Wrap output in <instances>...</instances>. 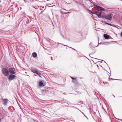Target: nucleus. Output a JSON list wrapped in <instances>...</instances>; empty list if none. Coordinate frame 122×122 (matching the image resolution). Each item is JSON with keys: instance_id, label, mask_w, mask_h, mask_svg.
I'll list each match as a JSON object with an SVG mask.
<instances>
[{"instance_id": "nucleus-9", "label": "nucleus", "mask_w": 122, "mask_h": 122, "mask_svg": "<svg viewBox=\"0 0 122 122\" xmlns=\"http://www.w3.org/2000/svg\"><path fill=\"white\" fill-rule=\"evenodd\" d=\"M101 12H100V13H99L98 12H96L94 13L97 15L98 16V17L99 18H101Z\"/></svg>"}, {"instance_id": "nucleus-13", "label": "nucleus", "mask_w": 122, "mask_h": 122, "mask_svg": "<svg viewBox=\"0 0 122 122\" xmlns=\"http://www.w3.org/2000/svg\"><path fill=\"white\" fill-rule=\"evenodd\" d=\"M36 74L37 75H38L40 77H41V76H40V75H41V74L39 72H38V73H37Z\"/></svg>"}, {"instance_id": "nucleus-15", "label": "nucleus", "mask_w": 122, "mask_h": 122, "mask_svg": "<svg viewBox=\"0 0 122 122\" xmlns=\"http://www.w3.org/2000/svg\"><path fill=\"white\" fill-rule=\"evenodd\" d=\"M121 36L122 37V32H121Z\"/></svg>"}, {"instance_id": "nucleus-6", "label": "nucleus", "mask_w": 122, "mask_h": 122, "mask_svg": "<svg viewBox=\"0 0 122 122\" xmlns=\"http://www.w3.org/2000/svg\"><path fill=\"white\" fill-rule=\"evenodd\" d=\"M97 7L98 9V10L101 11H104L105 10L104 8H103L99 6H97Z\"/></svg>"}, {"instance_id": "nucleus-10", "label": "nucleus", "mask_w": 122, "mask_h": 122, "mask_svg": "<svg viewBox=\"0 0 122 122\" xmlns=\"http://www.w3.org/2000/svg\"><path fill=\"white\" fill-rule=\"evenodd\" d=\"M31 71L33 73H35L36 74L39 72L37 70L34 69H32L31 70Z\"/></svg>"}, {"instance_id": "nucleus-3", "label": "nucleus", "mask_w": 122, "mask_h": 122, "mask_svg": "<svg viewBox=\"0 0 122 122\" xmlns=\"http://www.w3.org/2000/svg\"><path fill=\"white\" fill-rule=\"evenodd\" d=\"M15 76L12 74L10 75L8 77V79L9 81L14 79L15 77Z\"/></svg>"}, {"instance_id": "nucleus-17", "label": "nucleus", "mask_w": 122, "mask_h": 122, "mask_svg": "<svg viewBox=\"0 0 122 122\" xmlns=\"http://www.w3.org/2000/svg\"><path fill=\"white\" fill-rule=\"evenodd\" d=\"M1 121V119H0V122Z\"/></svg>"}, {"instance_id": "nucleus-12", "label": "nucleus", "mask_w": 122, "mask_h": 122, "mask_svg": "<svg viewBox=\"0 0 122 122\" xmlns=\"http://www.w3.org/2000/svg\"><path fill=\"white\" fill-rule=\"evenodd\" d=\"M32 56L34 57H36L37 56V55L36 52H34L32 53Z\"/></svg>"}, {"instance_id": "nucleus-14", "label": "nucleus", "mask_w": 122, "mask_h": 122, "mask_svg": "<svg viewBox=\"0 0 122 122\" xmlns=\"http://www.w3.org/2000/svg\"><path fill=\"white\" fill-rule=\"evenodd\" d=\"M104 23H105V24H109L108 23H107V22H106L105 21H104Z\"/></svg>"}, {"instance_id": "nucleus-16", "label": "nucleus", "mask_w": 122, "mask_h": 122, "mask_svg": "<svg viewBox=\"0 0 122 122\" xmlns=\"http://www.w3.org/2000/svg\"><path fill=\"white\" fill-rule=\"evenodd\" d=\"M109 76H108V77L107 80H109Z\"/></svg>"}, {"instance_id": "nucleus-18", "label": "nucleus", "mask_w": 122, "mask_h": 122, "mask_svg": "<svg viewBox=\"0 0 122 122\" xmlns=\"http://www.w3.org/2000/svg\"><path fill=\"white\" fill-rule=\"evenodd\" d=\"M105 82L106 83H108V82Z\"/></svg>"}, {"instance_id": "nucleus-2", "label": "nucleus", "mask_w": 122, "mask_h": 122, "mask_svg": "<svg viewBox=\"0 0 122 122\" xmlns=\"http://www.w3.org/2000/svg\"><path fill=\"white\" fill-rule=\"evenodd\" d=\"M103 18L108 20H111L112 19V14L105 15L102 16Z\"/></svg>"}, {"instance_id": "nucleus-8", "label": "nucleus", "mask_w": 122, "mask_h": 122, "mask_svg": "<svg viewBox=\"0 0 122 122\" xmlns=\"http://www.w3.org/2000/svg\"><path fill=\"white\" fill-rule=\"evenodd\" d=\"M44 82H43L41 81H40L39 82V86H44L45 84L44 83Z\"/></svg>"}, {"instance_id": "nucleus-4", "label": "nucleus", "mask_w": 122, "mask_h": 122, "mask_svg": "<svg viewBox=\"0 0 122 122\" xmlns=\"http://www.w3.org/2000/svg\"><path fill=\"white\" fill-rule=\"evenodd\" d=\"M9 72L12 74H15V70L14 68H11L9 69Z\"/></svg>"}, {"instance_id": "nucleus-7", "label": "nucleus", "mask_w": 122, "mask_h": 122, "mask_svg": "<svg viewBox=\"0 0 122 122\" xmlns=\"http://www.w3.org/2000/svg\"><path fill=\"white\" fill-rule=\"evenodd\" d=\"M2 100H3V104L4 105H6L8 101V100L7 99H2Z\"/></svg>"}, {"instance_id": "nucleus-11", "label": "nucleus", "mask_w": 122, "mask_h": 122, "mask_svg": "<svg viewBox=\"0 0 122 122\" xmlns=\"http://www.w3.org/2000/svg\"><path fill=\"white\" fill-rule=\"evenodd\" d=\"M104 36L105 38L106 39H108L109 37V36L106 34H105L104 35Z\"/></svg>"}, {"instance_id": "nucleus-1", "label": "nucleus", "mask_w": 122, "mask_h": 122, "mask_svg": "<svg viewBox=\"0 0 122 122\" xmlns=\"http://www.w3.org/2000/svg\"><path fill=\"white\" fill-rule=\"evenodd\" d=\"M2 71L3 74L5 76H9V73L7 69L4 68L2 69Z\"/></svg>"}, {"instance_id": "nucleus-5", "label": "nucleus", "mask_w": 122, "mask_h": 122, "mask_svg": "<svg viewBox=\"0 0 122 122\" xmlns=\"http://www.w3.org/2000/svg\"><path fill=\"white\" fill-rule=\"evenodd\" d=\"M71 78L73 80H72V82L75 83V84H78V82L76 79V78H74L73 77H71Z\"/></svg>"}]
</instances>
